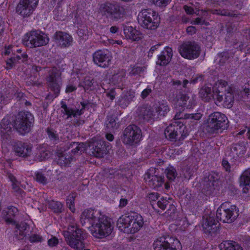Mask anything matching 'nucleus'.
Here are the masks:
<instances>
[{
  "label": "nucleus",
  "mask_w": 250,
  "mask_h": 250,
  "mask_svg": "<svg viewBox=\"0 0 250 250\" xmlns=\"http://www.w3.org/2000/svg\"><path fill=\"white\" fill-rule=\"evenodd\" d=\"M33 121L34 117L30 113L21 112L16 117L13 124H11L9 117L4 118L0 124V130L2 135L8 134L13 126L18 132L23 134L29 131Z\"/></svg>",
  "instance_id": "nucleus-1"
},
{
  "label": "nucleus",
  "mask_w": 250,
  "mask_h": 250,
  "mask_svg": "<svg viewBox=\"0 0 250 250\" xmlns=\"http://www.w3.org/2000/svg\"><path fill=\"white\" fill-rule=\"evenodd\" d=\"M144 223V219L139 214H125L118 219L117 227L125 233L134 234L143 227Z\"/></svg>",
  "instance_id": "nucleus-2"
},
{
  "label": "nucleus",
  "mask_w": 250,
  "mask_h": 250,
  "mask_svg": "<svg viewBox=\"0 0 250 250\" xmlns=\"http://www.w3.org/2000/svg\"><path fill=\"white\" fill-rule=\"evenodd\" d=\"M144 223V219L139 214H125L118 219L117 227L125 233L134 234L143 227Z\"/></svg>",
  "instance_id": "nucleus-3"
},
{
  "label": "nucleus",
  "mask_w": 250,
  "mask_h": 250,
  "mask_svg": "<svg viewBox=\"0 0 250 250\" xmlns=\"http://www.w3.org/2000/svg\"><path fill=\"white\" fill-rule=\"evenodd\" d=\"M104 142L101 139L95 138L92 139L91 141L87 144L84 143H79L77 142H69L67 143L66 148L64 149V151L70 148H72V152L75 154H81L85 151L88 147L91 150L92 154L96 156H101V151L103 148V146L104 145Z\"/></svg>",
  "instance_id": "nucleus-4"
},
{
  "label": "nucleus",
  "mask_w": 250,
  "mask_h": 250,
  "mask_svg": "<svg viewBox=\"0 0 250 250\" xmlns=\"http://www.w3.org/2000/svg\"><path fill=\"white\" fill-rule=\"evenodd\" d=\"M214 88L217 93L215 104L228 108L231 107L234 101L233 94L231 88L228 85L227 83L223 80L218 81L216 83Z\"/></svg>",
  "instance_id": "nucleus-5"
},
{
  "label": "nucleus",
  "mask_w": 250,
  "mask_h": 250,
  "mask_svg": "<svg viewBox=\"0 0 250 250\" xmlns=\"http://www.w3.org/2000/svg\"><path fill=\"white\" fill-rule=\"evenodd\" d=\"M83 231L79 229L76 224L70 225L66 230L63 231V235L68 245L74 250H83Z\"/></svg>",
  "instance_id": "nucleus-6"
},
{
  "label": "nucleus",
  "mask_w": 250,
  "mask_h": 250,
  "mask_svg": "<svg viewBox=\"0 0 250 250\" xmlns=\"http://www.w3.org/2000/svg\"><path fill=\"white\" fill-rule=\"evenodd\" d=\"M100 10L103 15L113 21H123L127 13L125 6L109 2L102 4Z\"/></svg>",
  "instance_id": "nucleus-7"
},
{
  "label": "nucleus",
  "mask_w": 250,
  "mask_h": 250,
  "mask_svg": "<svg viewBox=\"0 0 250 250\" xmlns=\"http://www.w3.org/2000/svg\"><path fill=\"white\" fill-rule=\"evenodd\" d=\"M114 226L107 217L103 214L94 225L91 226L90 231L92 236L98 239H102L110 235Z\"/></svg>",
  "instance_id": "nucleus-8"
},
{
  "label": "nucleus",
  "mask_w": 250,
  "mask_h": 250,
  "mask_svg": "<svg viewBox=\"0 0 250 250\" xmlns=\"http://www.w3.org/2000/svg\"><path fill=\"white\" fill-rule=\"evenodd\" d=\"M48 42L47 35L39 30H33L26 33L22 39V43L31 48L44 46Z\"/></svg>",
  "instance_id": "nucleus-9"
},
{
  "label": "nucleus",
  "mask_w": 250,
  "mask_h": 250,
  "mask_svg": "<svg viewBox=\"0 0 250 250\" xmlns=\"http://www.w3.org/2000/svg\"><path fill=\"white\" fill-rule=\"evenodd\" d=\"M239 209L229 202L222 203L216 211V217L223 223L233 222L239 216Z\"/></svg>",
  "instance_id": "nucleus-10"
},
{
  "label": "nucleus",
  "mask_w": 250,
  "mask_h": 250,
  "mask_svg": "<svg viewBox=\"0 0 250 250\" xmlns=\"http://www.w3.org/2000/svg\"><path fill=\"white\" fill-rule=\"evenodd\" d=\"M138 21L143 28L154 30L158 27L160 18L156 12L150 9H144L139 13Z\"/></svg>",
  "instance_id": "nucleus-11"
},
{
  "label": "nucleus",
  "mask_w": 250,
  "mask_h": 250,
  "mask_svg": "<svg viewBox=\"0 0 250 250\" xmlns=\"http://www.w3.org/2000/svg\"><path fill=\"white\" fill-rule=\"evenodd\" d=\"M228 119L224 114L215 112L210 115L208 117L207 129L211 133L222 132L228 128Z\"/></svg>",
  "instance_id": "nucleus-12"
},
{
  "label": "nucleus",
  "mask_w": 250,
  "mask_h": 250,
  "mask_svg": "<svg viewBox=\"0 0 250 250\" xmlns=\"http://www.w3.org/2000/svg\"><path fill=\"white\" fill-rule=\"evenodd\" d=\"M187 122L184 121H176L168 125L165 131V135L167 138L170 140H175L179 134H181L180 139H184L189 133L188 129L185 125Z\"/></svg>",
  "instance_id": "nucleus-13"
},
{
  "label": "nucleus",
  "mask_w": 250,
  "mask_h": 250,
  "mask_svg": "<svg viewBox=\"0 0 250 250\" xmlns=\"http://www.w3.org/2000/svg\"><path fill=\"white\" fill-rule=\"evenodd\" d=\"M142 138L141 130L135 125H130L124 130L123 141L125 144L136 145L141 141Z\"/></svg>",
  "instance_id": "nucleus-14"
},
{
  "label": "nucleus",
  "mask_w": 250,
  "mask_h": 250,
  "mask_svg": "<svg viewBox=\"0 0 250 250\" xmlns=\"http://www.w3.org/2000/svg\"><path fill=\"white\" fill-rule=\"evenodd\" d=\"M168 111L169 108L166 103H158L146 110L144 118L147 121L157 119L160 116H165Z\"/></svg>",
  "instance_id": "nucleus-15"
},
{
  "label": "nucleus",
  "mask_w": 250,
  "mask_h": 250,
  "mask_svg": "<svg viewBox=\"0 0 250 250\" xmlns=\"http://www.w3.org/2000/svg\"><path fill=\"white\" fill-rule=\"evenodd\" d=\"M200 51L199 46L194 42H184L179 47L180 55L189 60L197 58L199 56Z\"/></svg>",
  "instance_id": "nucleus-16"
},
{
  "label": "nucleus",
  "mask_w": 250,
  "mask_h": 250,
  "mask_svg": "<svg viewBox=\"0 0 250 250\" xmlns=\"http://www.w3.org/2000/svg\"><path fill=\"white\" fill-rule=\"evenodd\" d=\"M214 213L208 210L203 216L201 226L204 233L212 235L217 230V221L214 218Z\"/></svg>",
  "instance_id": "nucleus-17"
},
{
  "label": "nucleus",
  "mask_w": 250,
  "mask_h": 250,
  "mask_svg": "<svg viewBox=\"0 0 250 250\" xmlns=\"http://www.w3.org/2000/svg\"><path fill=\"white\" fill-rule=\"evenodd\" d=\"M103 214L99 210L88 208L84 210L80 216V222L82 225L86 224L94 225Z\"/></svg>",
  "instance_id": "nucleus-18"
},
{
  "label": "nucleus",
  "mask_w": 250,
  "mask_h": 250,
  "mask_svg": "<svg viewBox=\"0 0 250 250\" xmlns=\"http://www.w3.org/2000/svg\"><path fill=\"white\" fill-rule=\"evenodd\" d=\"M112 56L108 51L98 50L93 54V60L94 63L100 67H108L111 62Z\"/></svg>",
  "instance_id": "nucleus-19"
},
{
  "label": "nucleus",
  "mask_w": 250,
  "mask_h": 250,
  "mask_svg": "<svg viewBox=\"0 0 250 250\" xmlns=\"http://www.w3.org/2000/svg\"><path fill=\"white\" fill-rule=\"evenodd\" d=\"M39 0H21L17 12L23 17L29 16L37 7Z\"/></svg>",
  "instance_id": "nucleus-20"
},
{
  "label": "nucleus",
  "mask_w": 250,
  "mask_h": 250,
  "mask_svg": "<svg viewBox=\"0 0 250 250\" xmlns=\"http://www.w3.org/2000/svg\"><path fill=\"white\" fill-rule=\"evenodd\" d=\"M144 178L154 188L161 187L164 182V177L158 176L154 167H151L146 172Z\"/></svg>",
  "instance_id": "nucleus-21"
},
{
  "label": "nucleus",
  "mask_w": 250,
  "mask_h": 250,
  "mask_svg": "<svg viewBox=\"0 0 250 250\" xmlns=\"http://www.w3.org/2000/svg\"><path fill=\"white\" fill-rule=\"evenodd\" d=\"M171 100L174 107L178 108L179 110L185 108H191L195 104V100L193 97L189 99V97L184 95L180 93L178 95H176V97Z\"/></svg>",
  "instance_id": "nucleus-22"
},
{
  "label": "nucleus",
  "mask_w": 250,
  "mask_h": 250,
  "mask_svg": "<svg viewBox=\"0 0 250 250\" xmlns=\"http://www.w3.org/2000/svg\"><path fill=\"white\" fill-rule=\"evenodd\" d=\"M47 81L51 90L54 91L55 97H57L59 93L61 83L59 73L57 72L55 69H51Z\"/></svg>",
  "instance_id": "nucleus-23"
},
{
  "label": "nucleus",
  "mask_w": 250,
  "mask_h": 250,
  "mask_svg": "<svg viewBox=\"0 0 250 250\" xmlns=\"http://www.w3.org/2000/svg\"><path fill=\"white\" fill-rule=\"evenodd\" d=\"M54 38L56 42L62 47L71 46L73 41V38L69 34L61 31L56 32Z\"/></svg>",
  "instance_id": "nucleus-24"
},
{
  "label": "nucleus",
  "mask_w": 250,
  "mask_h": 250,
  "mask_svg": "<svg viewBox=\"0 0 250 250\" xmlns=\"http://www.w3.org/2000/svg\"><path fill=\"white\" fill-rule=\"evenodd\" d=\"M246 146L244 145L235 144L233 146L229 155L235 161L241 162L245 158Z\"/></svg>",
  "instance_id": "nucleus-25"
},
{
  "label": "nucleus",
  "mask_w": 250,
  "mask_h": 250,
  "mask_svg": "<svg viewBox=\"0 0 250 250\" xmlns=\"http://www.w3.org/2000/svg\"><path fill=\"white\" fill-rule=\"evenodd\" d=\"M216 83L211 89V85L210 84L206 85L203 86L200 90L199 94L201 98L205 101H209L211 99H214L216 101V95L217 93L214 87Z\"/></svg>",
  "instance_id": "nucleus-26"
},
{
  "label": "nucleus",
  "mask_w": 250,
  "mask_h": 250,
  "mask_svg": "<svg viewBox=\"0 0 250 250\" xmlns=\"http://www.w3.org/2000/svg\"><path fill=\"white\" fill-rule=\"evenodd\" d=\"M188 225L189 223L186 217L181 216L173 220V222L170 225L169 228L172 231L184 230Z\"/></svg>",
  "instance_id": "nucleus-27"
},
{
  "label": "nucleus",
  "mask_w": 250,
  "mask_h": 250,
  "mask_svg": "<svg viewBox=\"0 0 250 250\" xmlns=\"http://www.w3.org/2000/svg\"><path fill=\"white\" fill-rule=\"evenodd\" d=\"M172 56V49L169 47H166L161 54L158 56L156 63L160 65H166L168 64Z\"/></svg>",
  "instance_id": "nucleus-28"
},
{
  "label": "nucleus",
  "mask_w": 250,
  "mask_h": 250,
  "mask_svg": "<svg viewBox=\"0 0 250 250\" xmlns=\"http://www.w3.org/2000/svg\"><path fill=\"white\" fill-rule=\"evenodd\" d=\"M124 34L126 39L132 41H138L142 38L140 32L131 26H125L124 27Z\"/></svg>",
  "instance_id": "nucleus-29"
},
{
  "label": "nucleus",
  "mask_w": 250,
  "mask_h": 250,
  "mask_svg": "<svg viewBox=\"0 0 250 250\" xmlns=\"http://www.w3.org/2000/svg\"><path fill=\"white\" fill-rule=\"evenodd\" d=\"M240 186L244 193H247L250 188V168L243 171L239 180Z\"/></svg>",
  "instance_id": "nucleus-30"
},
{
  "label": "nucleus",
  "mask_w": 250,
  "mask_h": 250,
  "mask_svg": "<svg viewBox=\"0 0 250 250\" xmlns=\"http://www.w3.org/2000/svg\"><path fill=\"white\" fill-rule=\"evenodd\" d=\"M14 149L15 152L21 157L30 156L32 153V146L27 143H20L17 145Z\"/></svg>",
  "instance_id": "nucleus-31"
},
{
  "label": "nucleus",
  "mask_w": 250,
  "mask_h": 250,
  "mask_svg": "<svg viewBox=\"0 0 250 250\" xmlns=\"http://www.w3.org/2000/svg\"><path fill=\"white\" fill-rule=\"evenodd\" d=\"M154 250H168V242L163 237H159L155 239L153 243Z\"/></svg>",
  "instance_id": "nucleus-32"
},
{
  "label": "nucleus",
  "mask_w": 250,
  "mask_h": 250,
  "mask_svg": "<svg viewBox=\"0 0 250 250\" xmlns=\"http://www.w3.org/2000/svg\"><path fill=\"white\" fill-rule=\"evenodd\" d=\"M219 250H243L236 243L230 241H224L219 246Z\"/></svg>",
  "instance_id": "nucleus-33"
},
{
  "label": "nucleus",
  "mask_w": 250,
  "mask_h": 250,
  "mask_svg": "<svg viewBox=\"0 0 250 250\" xmlns=\"http://www.w3.org/2000/svg\"><path fill=\"white\" fill-rule=\"evenodd\" d=\"M125 73L123 71L119 72L118 73L114 74L110 81L114 85L122 88V83L125 80Z\"/></svg>",
  "instance_id": "nucleus-34"
},
{
  "label": "nucleus",
  "mask_w": 250,
  "mask_h": 250,
  "mask_svg": "<svg viewBox=\"0 0 250 250\" xmlns=\"http://www.w3.org/2000/svg\"><path fill=\"white\" fill-rule=\"evenodd\" d=\"M62 112L67 115V118L77 117L83 113L82 110H75L73 109L68 108L66 105H62Z\"/></svg>",
  "instance_id": "nucleus-35"
},
{
  "label": "nucleus",
  "mask_w": 250,
  "mask_h": 250,
  "mask_svg": "<svg viewBox=\"0 0 250 250\" xmlns=\"http://www.w3.org/2000/svg\"><path fill=\"white\" fill-rule=\"evenodd\" d=\"M37 149L38 151L36 153V157L39 161H42L48 158L49 152L47 150L45 146H39Z\"/></svg>",
  "instance_id": "nucleus-36"
},
{
  "label": "nucleus",
  "mask_w": 250,
  "mask_h": 250,
  "mask_svg": "<svg viewBox=\"0 0 250 250\" xmlns=\"http://www.w3.org/2000/svg\"><path fill=\"white\" fill-rule=\"evenodd\" d=\"M28 56L26 53H23L21 54V56L19 55H17L16 57V59L15 58H10L7 60L6 61V69H11L14 64L16 62V60H20L21 59H22V61H25L26 60Z\"/></svg>",
  "instance_id": "nucleus-37"
},
{
  "label": "nucleus",
  "mask_w": 250,
  "mask_h": 250,
  "mask_svg": "<svg viewBox=\"0 0 250 250\" xmlns=\"http://www.w3.org/2000/svg\"><path fill=\"white\" fill-rule=\"evenodd\" d=\"M172 199L171 198L167 197H161L157 202L156 206L164 210L166 209L168 204H171Z\"/></svg>",
  "instance_id": "nucleus-38"
},
{
  "label": "nucleus",
  "mask_w": 250,
  "mask_h": 250,
  "mask_svg": "<svg viewBox=\"0 0 250 250\" xmlns=\"http://www.w3.org/2000/svg\"><path fill=\"white\" fill-rule=\"evenodd\" d=\"M62 152H59L58 153V159L57 161L58 163L61 166H66L68 165L71 161L72 160V158H66L64 154H62Z\"/></svg>",
  "instance_id": "nucleus-39"
},
{
  "label": "nucleus",
  "mask_w": 250,
  "mask_h": 250,
  "mask_svg": "<svg viewBox=\"0 0 250 250\" xmlns=\"http://www.w3.org/2000/svg\"><path fill=\"white\" fill-rule=\"evenodd\" d=\"M75 197L76 194L72 193L70 194L69 196H68L66 200V203L67 207L73 213H74L76 211V208L74 204Z\"/></svg>",
  "instance_id": "nucleus-40"
},
{
  "label": "nucleus",
  "mask_w": 250,
  "mask_h": 250,
  "mask_svg": "<svg viewBox=\"0 0 250 250\" xmlns=\"http://www.w3.org/2000/svg\"><path fill=\"white\" fill-rule=\"evenodd\" d=\"M48 206L55 212H60L62 210V204L60 202L51 201L48 203Z\"/></svg>",
  "instance_id": "nucleus-41"
},
{
  "label": "nucleus",
  "mask_w": 250,
  "mask_h": 250,
  "mask_svg": "<svg viewBox=\"0 0 250 250\" xmlns=\"http://www.w3.org/2000/svg\"><path fill=\"white\" fill-rule=\"evenodd\" d=\"M134 97V93L133 92H130L129 97L125 95L124 97H122L119 101V104L123 108H125L129 103L130 101Z\"/></svg>",
  "instance_id": "nucleus-42"
},
{
  "label": "nucleus",
  "mask_w": 250,
  "mask_h": 250,
  "mask_svg": "<svg viewBox=\"0 0 250 250\" xmlns=\"http://www.w3.org/2000/svg\"><path fill=\"white\" fill-rule=\"evenodd\" d=\"M168 250H181L182 246L180 242L177 239L172 240V242H168Z\"/></svg>",
  "instance_id": "nucleus-43"
},
{
  "label": "nucleus",
  "mask_w": 250,
  "mask_h": 250,
  "mask_svg": "<svg viewBox=\"0 0 250 250\" xmlns=\"http://www.w3.org/2000/svg\"><path fill=\"white\" fill-rule=\"evenodd\" d=\"M148 199L154 208H155L157 202L159 199V194L157 192H152L148 194Z\"/></svg>",
  "instance_id": "nucleus-44"
},
{
  "label": "nucleus",
  "mask_w": 250,
  "mask_h": 250,
  "mask_svg": "<svg viewBox=\"0 0 250 250\" xmlns=\"http://www.w3.org/2000/svg\"><path fill=\"white\" fill-rule=\"evenodd\" d=\"M106 125L107 129L109 130H114L118 127V125L117 124L114 118H110L107 119Z\"/></svg>",
  "instance_id": "nucleus-45"
},
{
  "label": "nucleus",
  "mask_w": 250,
  "mask_h": 250,
  "mask_svg": "<svg viewBox=\"0 0 250 250\" xmlns=\"http://www.w3.org/2000/svg\"><path fill=\"white\" fill-rule=\"evenodd\" d=\"M166 173L167 178L170 180H173L175 178L176 171L175 168L169 166L166 169Z\"/></svg>",
  "instance_id": "nucleus-46"
},
{
  "label": "nucleus",
  "mask_w": 250,
  "mask_h": 250,
  "mask_svg": "<svg viewBox=\"0 0 250 250\" xmlns=\"http://www.w3.org/2000/svg\"><path fill=\"white\" fill-rule=\"evenodd\" d=\"M202 117V114L200 113L195 114H185L184 118L186 119H190L192 120L197 121L200 119Z\"/></svg>",
  "instance_id": "nucleus-47"
},
{
  "label": "nucleus",
  "mask_w": 250,
  "mask_h": 250,
  "mask_svg": "<svg viewBox=\"0 0 250 250\" xmlns=\"http://www.w3.org/2000/svg\"><path fill=\"white\" fill-rule=\"evenodd\" d=\"M28 226L25 223H22L20 225L17 226V228L19 231V234L21 236L25 235Z\"/></svg>",
  "instance_id": "nucleus-48"
},
{
  "label": "nucleus",
  "mask_w": 250,
  "mask_h": 250,
  "mask_svg": "<svg viewBox=\"0 0 250 250\" xmlns=\"http://www.w3.org/2000/svg\"><path fill=\"white\" fill-rule=\"evenodd\" d=\"M35 178L37 181L42 184L46 182V179L41 172L38 171L36 173Z\"/></svg>",
  "instance_id": "nucleus-49"
},
{
  "label": "nucleus",
  "mask_w": 250,
  "mask_h": 250,
  "mask_svg": "<svg viewBox=\"0 0 250 250\" xmlns=\"http://www.w3.org/2000/svg\"><path fill=\"white\" fill-rule=\"evenodd\" d=\"M29 241L32 243L41 242L42 241V238L39 235L33 234L29 237Z\"/></svg>",
  "instance_id": "nucleus-50"
},
{
  "label": "nucleus",
  "mask_w": 250,
  "mask_h": 250,
  "mask_svg": "<svg viewBox=\"0 0 250 250\" xmlns=\"http://www.w3.org/2000/svg\"><path fill=\"white\" fill-rule=\"evenodd\" d=\"M153 2L158 6H165L171 0H152Z\"/></svg>",
  "instance_id": "nucleus-51"
},
{
  "label": "nucleus",
  "mask_w": 250,
  "mask_h": 250,
  "mask_svg": "<svg viewBox=\"0 0 250 250\" xmlns=\"http://www.w3.org/2000/svg\"><path fill=\"white\" fill-rule=\"evenodd\" d=\"M8 178L12 184L13 188L17 191L19 187V183L16 181L15 177L10 174L8 175Z\"/></svg>",
  "instance_id": "nucleus-52"
},
{
  "label": "nucleus",
  "mask_w": 250,
  "mask_h": 250,
  "mask_svg": "<svg viewBox=\"0 0 250 250\" xmlns=\"http://www.w3.org/2000/svg\"><path fill=\"white\" fill-rule=\"evenodd\" d=\"M188 80L183 81L182 83H181V82L178 80L173 81V85L175 86V87L177 86L178 87H179L180 88L181 87H186L187 84H188Z\"/></svg>",
  "instance_id": "nucleus-53"
},
{
  "label": "nucleus",
  "mask_w": 250,
  "mask_h": 250,
  "mask_svg": "<svg viewBox=\"0 0 250 250\" xmlns=\"http://www.w3.org/2000/svg\"><path fill=\"white\" fill-rule=\"evenodd\" d=\"M59 243L58 239L55 237H52L48 240V245L50 247L56 246Z\"/></svg>",
  "instance_id": "nucleus-54"
},
{
  "label": "nucleus",
  "mask_w": 250,
  "mask_h": 250,
  "mask_svg": "<svg viewBox=\"0 0 250 250\" xmlns=\"http://www.w3.org/2000/svg\"><path fill=\"white\" fill-rule=\"evenodd\" d=\"M18 212V209L12 206H9L7 208V214L8 216H14Z\"/></svg>",
  "instance_id": "nucleus-55"
},
{
  "label": "nucleus",
  "mask_w": 250,
  "mask_h": 250,
  "mask_svg": "<svg viewBox=\"0 0 250 250\" xmlns=\"http://www.w3.org/2000/svg\"><path fill=\"white\" fill-rule=\"evenodd\" d=\"M243 91L247 97L250 98V81L244 84Z\"/></svg>",
  "instance_id": "nucleus-56"
},
{
  "label": "nucleus",
  "mask_w": 250,
  "mask_h": 250,
  "mask_svg": "<svg viewBox=\"0 0 250 250\" xmlns=\"http://www.w3.org/2000/svg\"><path fill=\"white\" fill-rule=\"evenodd\" d=\"M184 8L187 14L192 15L194 13L196 14L197 10L195 11V10L191 6L185 5Z\"/></svg>",
  "instance_id": "nucleus-57"
},
{
  "label": "nucleus",
  "mask_w": 250,
  "mask_h": 250,
  "mask_svg": "<svg viewBox=\"0 0 250 250\" xmlns=\"http://www.w3.org/2000/svg\"><path fill=\"white\" fill-rule=\"evenodd\" d=\"M213 14H218V15H224V16H234L235 14H230V12L223 10V11H218V10H214L212 12Z\"/></svg>",
  "instance_id": "nucleus-58"
},
{
  "label": "nucleus",
  "mask_w": 250,
  "mask_h": 250,
  "mask_svg": "<svg viewBox=\"0 0 250 250\" xmlns=\"http://www.w3.org/2000/svg\"><path fill=\"white\" fill-rule=\"evenodd\" d=\"M47 133L49 138L51 140H53L54 141H56L57 140V136L55 133L51 131L50 130H48Z\"/></svg>",
  "instance_id": "nucleus-59"
},
{
  "label": "nucleus",
  "mask_w": 250,
  "mask_h": 250,
  "mask_svg": "<svg viewBox=\"0 0 250 250\" xmlns=\"http://www.w3.org/2000/svg\"><path fill=\"white\" fill-rule=\"evenodd\" d=\"M81 86H82L83 88L86 90H88L90 87H91L92 85L91 81L89 80L86 81L84 82L83 83L81 84Z\"/></svg>",
  "instance_id": "nucleus-60"
},
{
  "label": "nucleus",
  "mask_w": 250,
  "mask_h": 250,
  "mask_svg": "<svg viewBox=\"0 0 250 250\" xmlns=\"http://www.w3.org/2000/svg\"><path fill=\"white\" fill-rule=\"evenodd\" d=\"M222 166L226 171L230 170V166L228 161L224 159L222 161Z\"/></svg>",
  "instance_id": "nucleus-61"
},
{
  "label": "nucleus",
  "mask_w": 250,
  "mask_h": 250,
  "mask_svg": "<svg viewBox=\"0 0 250 250\" xmlns=\"http://www.w3.org/2000/svg\"><path fill=\"white\" fill-rule=\"evenodd\" d=\"M196 28L194 26H189L187 28V32L188 34L192 35L196 32Z\"/></svg>",
  "instance_id": "nucleus-62"
},
{
  "label": "nucleus",
  "mask_w": 250,
  "mask_h": 250,
  "mask_svg": "<svg viewBox=\"0 0 250 250\" xmlns=\"http://www.w3.org/2000/svg\"><path fill=\"white\" fill-rule=\"evenodd\" d=\"M151 91V90L150 88H146L145 89H144L142 92V97L143 98H146L149 93H150Z\"/></svg>",
  "instance_id": "nucleus-63"
},
{
  "label": "nucleus",
  "mask_w": 250,
  "mask_h": 250,
  "mask_svg": "<svg viewBox=\"0 0 250 250\" xmlns=\"http://www.w3.org/2000/svg\"><path fill=\"white\" fill-rule=\"evenodd\" d=\"M128 203V201L127 199L125 198H121L120 200V203H119V207L120 208H123L125 207Z\"/></svg>",
  "instance_id": "nucleus-64"
}]
</instances>
